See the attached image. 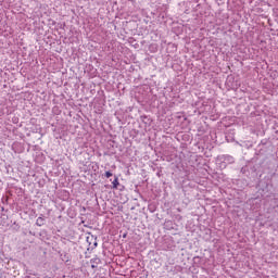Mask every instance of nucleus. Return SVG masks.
Returning a JSON list of instances; mask_svg holds the SVG:
<instances>
[{
  "mask_svg": "<svg viewBox=\"0 0 278 278\" xmlns=\"http://www.w3.org/2000/svg\"><path fill=\"white\" fill-rule=\"evenodd\" d=\"M140 121H141L143 124H146V127H151V123H153V121H151V119L149 118V116H147V115H142V116L140 117Z\"/></svg>",
  "mask_w": 278,
  "mask_h": 278,
  "instance_id": "obj_1",
  "label": "nucleus"
},
{
  "mask_svg": "<svg viewBox=\"0 0 278 278\" xmlns=\"http://www.w3.org/2000/svg\"><path fill=\"white\" fill-rule=\"evenodd\" d=\"M90 263L92 264L91 268H97V265L101 264V258H99V257L91 258Z\"/></svg>",
  "mask_w": 278,
  "mask_h": 278,
  "instance_id": "obj_2",
  "label": "nucleus"
},
{
  "mask_svg": "<svg viewBox=\"0 0 278 278\" xmlns=\"http://www.w3.org/2000/svg\"><path fill=\"white\" fill-rule=\"evenodd\" d=\"M37 225H38L39 227H42V225H45V218L38 217V218H37Z\"/></svg>",
  "mask_w": 278,
  "mask_h": 278,
  "instance_id": "obj_3",
  "label": "nucleus"
},
{
  "mask_svg": "<svg viewBox=\"0 0 278 278\" xmlns=\"http://www.w3.org/2000/svg\"><path fill=\"white\" fill-rule=\"evenodd\" d=\"M112 184H113V188H114V189L118 188V184H119V182H118V177H117V176H115V179L113 180Z\"/></svg>",
  "mask_w": 278,
  "mask_h": 278,
  "instance_id": "obj_4",
  "label": "nucleus"
},
{
  "mask_svg": "<svg viewBox=\"0 0 278 278\" xmlns=\"http://www.w3.org/2000/svg\"><path fill=\"white\" fill-rule=\"evenodd\" d=\"M176 118H184V121H187L186 115H184V113H177Z\"/></svg>",
  "mask_w": 278,
  "mask_h": 278,
  "instance_id": "obj_5",
  "label": "nucleus"
},
{
  "mask_svg": "<svg viewBox=\"0 0 278 278\" xmlns=\"http://www.w3.org/2000/svg\"><path fill=\"white\" fill-rule=\"evenodd\" d=\"M0 278H11V277H10V274L2 273V274L0 275Z\"/></svg>",
  "mask_w": 278,
  "mask_h": 278,
  "instance_id": "obj_6",
  "label": "nucleus"
},
{
  "mask_svg": "<svg viewBox=\"0 0 278 278\" xmlns=\"http://www.w3.org/2000/svg\"><path fill=\"white\" fill-rule=\"evenodd\" d=\"M105 177H106V179H110V177H112V173L111 172H105Z\"/></svg>",
  "mask_w": 278,
  "mask_h": 278,
  "instance_id": "obj_7",
  "label": "nucleus"
},
{
  "mask_svg": "<svg viewBox=\"0 0 278 278\" xmlns=\"http://www.w3.org/2000/svg\"><path fill=\"white\" fill-rule=\"evenodd\" d=\"M97 244H98L97 242L93 243L94 247H97Z\"/></svg>",
  "mask_w": 278,
  "mask_h": 278,
  "instance_id": "obj_8",
  "label": "nucleus"
}]
</instances>
